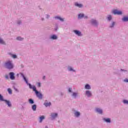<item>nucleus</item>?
<instances>
[{"label": "nucleus", "instance_id": "obj_4", "mask_svg": "<svg viewBox=\"0 0 128 128\" xmlns=\"http://www.w3.org/2000/svg\"><path fill=\"white\" fill-rule=\"evenodd\" d=\"M9 75L10 76V80H14L15 78L14 73V72H10Z\"/></svg>", "mask_w": 128, "mask_h": 128}, {"label": "nucleus", "instance_id": "obj_11", "mask_svg": "<svg viewBox=\"0 0 128 128\" xmlns=\"http://www.w3.org/2000/svg\"><path fill=\"white\" fill-rule=\"evenodd\" d=\"M44 105L45 106H50L52 105V103H50V102H45L44 104Z\"/></svg>", "mask_w": 128, "mask_h": 128}, {"label": "nucleus", "instance_id": "obj_16", "mask_svg": "<svg viewBox=\"0 0 128 128\" xmlns=\"http://www.w3.org/2000/svg\"><path fill=\"white\" fill-rule=\"evenodd\" d=\"M0 44H6V42H4L2 39L0 38Z\"/></svg>", "mask_w": 128, "mask_h": 128}, {"label": "nucleus", "instance_id": "obj_23", "mask_svg": "<svg viewBox=\"0 0 128 128\" xmlns=\"http://www.w3.org/2000/svg\"><path fill=\"white\" fill-rule=\"evenodd\" d=\"M105 122H110V118H108L106 119H104Z\"/></svg>", "mask_w": 128, "mask_h": 128}, {"label": "nucleus", "instance_id": "obj_6", "mask_svg": "<svg viewBox=\"0 0 128 128\" xmlns=\"http://www.w3.org/2000/svg\"><path fill=\"white\" fill-rule=\"evenodd\" d=\"M4 102L8 104V106H12V103H10V102L8 100H4Z\"/></svg>", "mask_w": 128, "mask_h": 128}, {"label": "nucleus", "instance_id": "obj_20", "mask_svg": "<svg viewBox=\"0 0 128 128\" xmlns=\"http://www.w3.org/2000/svg\"><path fill=\"white\" fill-rule=\"evenodd\" d=\"M84 14H80L78 16V18H84Z\"/></svg>", "mask_w": 128, "mask_h": 128}, {"label": "nucleus", "instance_id": "obj_25", "mask_svg": "<svg viewBox=\"0 0 128 128\" xmlns=\"http://www.w3.org/2000/svg\"><path fill=\"white\" fill-rule=\"evenodd\" d=\"M0 100H2V102H4L6 100H4V97H2V96L0 94Z\"/></svg>", "mask_w": 128, "mask_h": 128}, {"label": "nucleus", "instance_id": "obj_19", "mask_svg": "<svg viewBox=\"0 0 128 128\" xmlns=\"http://www.w3.org/2000/svg\"><path fill=\"white\" fill-rule=\"evenodd\" d=\"M74 114H75L76 116L78 117V116H80V112H76L74 113Z\"/></svg>", "mask_w": 128, "mask_h": 128}, {"label": "nucleus", "instance_id": "obj_2", "mask_svg": "<svg viewBox=\"0 0 128 128\" xmlns=\"http://www.w3.org/2000/svg\"><path fill=\"white\" fill-rule=\"evenodd\" d=\"M5 66L7 68H9V70H10L14 68V66H12V62L10 61H8L6 62L5 63Z\"/></svg>", "mask_w": 128, "mask_h": 128}, {"label": "nucleus", "instance_id": "obj_21", "mask_svg": "<svg viewBox=\"0 0 128 128\" xmlns=\"http://www.w3.org/2000/svg\"><path fill=\"white\" fill-rule=\"evenodd\" d=\"M28 102L30 104H34V100L32 99H29Z\"/></svg>", "mask_w": 128, "mask_h": 128}, {"label": "nucleus", "instance_id": "obj_34", "mask_svg": "<svg viewBox=\"0 0 128 128\" xmlns=\"http://www.w3.org/2000/svg\"><path fill=\"white\" fill-rule=\"evenodd\" d=\"M5 78H6V80H8V75H6Z\"/></svg>", "mask_w": 128, "mask_h": 128}, {"label": "nucleus", "instance_id": "obj_7", "mask_svg": "<svg viewBox=\"0 0 128 128\" xmlns=\"http://www.w3.org/2000/svg\"><path fill=\"white\" fill-rule=\"evenodd\" d=\"M51 116H52V118H56V116H58V114H56V113H52L51 114Z\"/></svg>", "mask_w": 128, "mask_h": 128}, {"label": "nucleus", "instance_id": "obj_8", "mask_svg": "<svg viewBox=\"0 0 128 128\" xmlns=\"http://www.w3.org/2000/svg\"><path fill=\"white\" fill-rule=\"evenodd\" d=\"M96 111L97 112H98V114H102V110L101 109H100V108H96Z\"/></svg>", "mask_w": 128, "mask_h": 128}, {"label": "nucleus", "instance_id": "obj_31", "mask_svg": "<svg viewBox=\"0 0 128 128\" xmlns=\"http://www.w3.org/2000/svg\"><path fill=\"white\" fill-rule=\"evenodd\" d=\"M68 70H70V71L74 70H72V68L71 67L68 68Z\"/></svg>", "mask_w": 128, "mask_h": 128}, {"label": "nucleus", "instance_id": "obj_26", "mask_svg": "<svg viewBox=\"0 0 128 128\" xmlns=\"http://www.w3.org/2000/svg\"><path fill=\"white\" fill-rule=\"evenodd\" d=\"M16 40H24V38H22L20 37H18L16 38Z\"/></svg>", "mask_w": 128, "mask_h": 128}, {"label": "nucleus", "instance_id": "obj_30", "mask_svg": "<svg viewBox=\"0 0 128 128\" xmlns=\"http://www.w3.org/2000/svg\"><path fill=\"white\" fill-rule=\"evenodd\" d=\"M77 94H78L74 92V93H73L72 96H76Z\"/></svg>", "mask_w": 128, "mask_h": 128}, {"label": "nucleus", "instance_id": "obj_13", "mask_svg": "<svg viewBox=\"0 0 128 128\" xmlns=\"http://www.w3.org/2000/svg\"><path fill=\"white\" fill-rule=\"evenodd\" d=\"M55 18L57 20H61V22H64V18L60 17V16H56L55 17Z\"/></svg>", "mask_w": 128, "mask_h": 128}, {"label": "nucleus", "instance_id": "obj_28", "mask_svg": "<svg viewBox=\"0 0 128 128\" xmlns=\"http://www.w3.org/2000/svg\"><path fill=\"white\" fill-rule=\"evenodd\" d=\"M123 102H124V104H128V100H124Z\"/></svg>", "mask_w": 128, "mask_h": 128}, {"label": "nucleus", "instance_id": "obj_32", "mask_svg": "<svg viewBox=\"0 0 128 128\" xmlns=\"http://www.w3.org/2000/svg\"><path fill=\"white\" fill-rule=\"evenodd\" d=\"M38 86L40 88V86H41V84H40V82H38Z\"/></svg>", "mask_w": 128, "mask_h": 128}, {"label": "nucleus", "instance_id": "obj_39", "mask_svg": "<svg viewBox=\"0 0 128 128\" xmlns=\"http://www.w3.org/2000/svg\"><path fill=\"white\" fill-rule=\"evenodd\" d=\"M45 128H48V126H46Z\"/></svg>", "mask_w": 128, "mask_h": 128}, {"label": "nucleus", "instance_id": "obj_33", "mask_svg": "<svg viewBox=\"0 0 128 128\" xmlns=\"http://www.w3.org/2000/svg\"><path fill=\"white\" fill-rule=\"evenodd\" d=\"M114 26V22L112 23V26H110V28H113Z\"/></svg>", "mask_w": 128, "mask_h": 128}, {"label": "nucleus", "instance_id": "obj_1", "mask_svg": "<svg viewBox=\"0 0 128 128\" xmlns=\"http://www.w3.org/2000/svg\"><path fill=\"white\" fill-rule=\"evenodd\" d=\"M23 78L26 84H28V86H29L31 90L32 89L34 92H35L37 98H40V100H42V93L36 90V86H32V84H30L28 83V80H26V77H24V76H23Z\"/></svg>", "mask_w": 128, "mask_h": 128}, {"label": "nucleus", "instance_id": "obj_12", "mask_svg": "<svg viewBox=\"0 0 128 128\" xmlns=\"http://www.w3.org/2000/svg\"><path fill=\"white\" fill-rule=\"evenodd\" d=\"M85 88L86 90H90V85H88V84H86L85 86Z\"/></svg>", "mask_w": 128, "mask_h": 128}, {"label": "nucleus", "instance_id": "obj_17", "mask_svg": "<svg viewBox=\"0 0 128 128\" xmlns=\"http://www.w3.org/2000/svg\"><path fill=\"white\" fill-rule=\"evenodd\" d=\"M122 20H123V22H128V17H124L122 18Z\"/></svg>", "mask_w": 128, "mask_h": 128}, {"label": "nucleus", "instance_id": "obj_3", "mask_svg": "<svg viewBox=\"0 0 128 128\" xmlns=\"http://www.w3.org/2000/svg\"><path fill=\"white\" fill-rule=\"evenodd\" d=\"M112 12L114 14H118V15L122 14V11H120L116 10H113Z\"/></svg>", "mask_w": 128, "mask_h": 128}, {"label": "nucleus", "instance_id": "obj_14", "mask_svg": "<svg viewBox=\"0 0 128 128\" xmlns=\"http://www.w3.org/2000/svg\"><path fill=\"white\" fill-rule=\"evenodd\" d=\"M32 110L34 111L36 110V105L34 104L32 106Z\"/></svg>", "mask_w": 128, "mask_h": 128}, {"label": "nucleus", "instance_id": "obj_38", "mask_svg": "<svg viewBox=\"0 0 128 128\" xmlns=\"http://www.w3.org/2000/svg\"><path fill=\"white\" fill-rule=\"evenodd\" d=\"M44 78H46V76H44L43 77V79L44 80Z\"/></svg>", "mask_w": 128, "mask_h": 128}, {"label": "nucleus", "instance_id": "obj_24", "mask_svg": "<svg viewBox=\"0 0 128 128\" xmlns=\"http://www.w3.org/2000/svg\"><path fill=\"white\" fill-rule=\"evenodd\" d=\"M8 91L10 94H12V91L11 88H8Z\"/></svg>", "mask_w": 128, "mask_h": 128}, {"label": "nucleus", "instance_id": "obj_10", "mask_svg": "<svg viewBox=\"0 0 128 128\" xmlns=\"http://www.w3.org/2000/svg\"><path fill=\"white\" fill-rule=\"evenodd\" d=\"M75 6H78V8H82V4H80L78 3V2L75 3Z\"/></svg>", "mask_w": 128, "mask_h": 128}, {"label": "nucleus", "instance_id": "obj_15", "mask_svg": "<svg viewBox=\"0 0 128 128\" xmlns=\"http://www.w3.org/2000/svg\"><path fill=\"white\" fill-rule=\"evenodd\" d=\"M40 118V122H42V120H44V116H41Z\"/></svg>", "mask_w": 128, "mask_h": 128}, {"label": "nucleus", "instance_id": "obj_35", "mask_svg": "<svg viewBox=\"0 0 128 128\" xmlns=\"http://www.w3.org/2000/svg\"><path fill=\"white\" fill-rule=\"evenodd\" d=\"M68 92H72V88H68Z\"/></svg>", "mask_w": 128, "mask_h": 128}, {"label": "nucleus", "instance_id": "obj_22", "mask_svg": "<svg viewBox=\"0 0 128 128\" xmlns=\"http://www.w3.org/2000/svg\"><path fill=\"white\" fill-rule=\"evenodd\" d=\"M92 24H96V20H92Z\"/></svg>", "mask_w": 128, "mask_h": 128}, {"label": "nucleus", "instance_id": "obj_37", "mask_svg": "<svg viewBox=\"0 0 128 128\" xmlns=\"http://www.w3.org/2000/svg\"><path fill=\"white\" fill-rule=\"evenodd\" d=\"M84 18H88V16H85Z\"/></svg>", "mask_w": 128, "mask_h": 128}, {"label": "nucleus", "instance_id": "obj_27", "mask_svg": "<svg viewBox=\"0 0 128 128\" xmlns=\"http://www.w3.org/2000/svg\"><path fill=\"white\" fill-rule=\"evenodd\" d=\"M108 20H112V16L109 15L108 17Z\"/></svg>", "mask_w": 128, "mask_h": 128}, {"label": "nucleus", "instance_id": "obj_29", "mask_svg": "<svg viewBox=\"0 0 128 128\" xmlns=\"http://www.w3.org/2000/svg\"><path fill=\"white\" fill-rule=\"evenodd\" d=\"M12 58H16V56L13 54L12 55Z\"/></svg>", "mask_w": 128, "mask_h": 128}, {"label": "nucleus", "instance_id": "obj_36", "mask_svg": "<svg viewBox=\"0 0 128 128\" xmlns=\"http://www.w3.org/2000/svg\"><path fill=\"white\" fill-rule=\"evenodd\" d=\"M124 81L126 82H128V79H126L124 80Z\"/></svg>", "mask_w": 128, "mask_h": 128}, {"label": "nucleus", "instance_id": "obj_18", "mask_svg": "<svg viewBox=\"0 0 128 128\" xmlns=\"http://www.w3.org/2000/svg\"><path fill=\"white\" fill-rule=\"evenodd\" d=\"M51 38H52V40H56V38H58V36L56 35H52L51 36Z\"/></svg>", "mask_w": 128, "mask_h": 128}, {"label": "nucleus", "instance_id": "obj_9", "mask_svg": "<svg viewBox=\"0 0 128 128\" xmlns=\"http://www.w3.org/2000/svg\"><path fill=\"white\" fill-rule=\"evenodd\" d=\"M86 94L88 96V97L92 96V93L90 92V91L87 90L86 91Z\"/></svg>", "mask_w": 128, "mask_h": 128}, {"label": "nucleus", "instance_id": "obj_5", "mask_svg": "<svg viewBox=\"0 0 128 128\" xmlns=\"http://www.w3.org/2000/svg\"><path fill=\"white\" fill-rule=\"evenodd\" d=\"M74 32L76 34H77L78 36H82V33L80 32L77 30H74Z\"/></svg>", "mask_w": 128, "mask_h": 128}]
</instances>
